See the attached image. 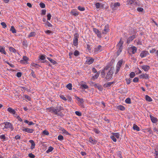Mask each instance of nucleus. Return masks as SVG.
<instances>
[{
  "label": "nucleus",
  "instance_id": "1",
  "mask_svg": "<svg viewBox=\"0 0 158 158\" xmlns=\"http://www.w3.org/2000/svg\"><path fill=\"white\" fill-rule=\"evenodd\" d=\"M127 5L131 8H135V6H139V1L137 0H127Z\"/></svg>",
  "mask_w": 158,
  "mask_h": 158
},
{
  "label": "nucleus",
  "instance_id": "2",
  "mask_svg": "<svg viewBox=\"0 0 158 158\" xmlns=\"http://www.w3.org/2000/svg\"><path fill=\"white\" fill-rule=\"evenodd\" d=\"M46 109L47 111L51 112L52 113L54 114L57 115H60L61 114L60 110L59 109H56L54 107H51L47 108Z\"/></svg>",
  "mask_w": 158,
  "mask_h": 158
},
{
  "label": "nucleus",
  "instance_id": "3",
  "mask_svg": "<svg viewBox=\"0 0 158 158\" xmlns=\"http://www.w3.org/2000/svg\"><path fill=\"white\" fill-rule=\"evenodd\" d=\"M123 43V42L122 40V38H121L120 39V41L116 46L117 48L118 49V51L117 52V56L119 55L120 53L122 51Z\"/></svg>",
  "mask_w": 158,
  "mask_h": 158
},
{
  "label": "nucleus",
  "instance_id": "4",
  "mask_svg": "<svg viewBox=\"0 0 158 158\" xmlns=\"http://www.w3.org/2000/svg\"><path fill=\"white\" fill-rule=\"evenodd\" d=\"M2 124L4 125V128H3V129H4V128L9 129L11 131H12L14 129L13 124L10 122H4L2 123Z\"/></svg>",
  "mask_w": 158,
  "mask_h": 158
},
{
  "label": "nucleus",
  "instance_id": "5",
  "mask_svg": "<svg viewBox=\"0 0 158 158\" xmlns=\"http://www.w3.org/2000/svg\"><path fill=\"white\" fill-rule=\"evenodd\" d=\"M124 63L125 62L122 60H121L118 61L116 67V69L115 73V74H117L118 73L120 69V67L122 64L123 63Z\"/></svg>",
  "mask_w": 158,
  "mask_h": 158
},
{
  "label": "nucleus",
  "instance_id": "6",
  "mask_svg": "<svg viewBox=\"0 0 158 158\" xmlns=\"http://www.w3.org/2000/svg\"><path fill=\"white\" fill-rule=\"evenodd\" d=\"M74 37L73 40V45L75 46H77L78 44V38H79V34L77 33H76L74 35Z\"/></svg>",
  "mask_w": 158,
  "mask_h": 158
},
{
  "label": "nucleus",
  "instance_id": "7",
  "mask_svg": "<svg viewBox=\"0 0 158 158\" xmlns=\"http://www.w3.org/2000/svg\"><path fill=\"white\" fill-rule=\"evenodd\" d=\"M106 73L107 74L106 77V79L107 80L111 78L113 73V71L112 68H110V70H109Z\"/></svg>",
  "mask_w": 158,
  "mask_h": 158
},
{
  "label": "nucleus",
  "instance_id": "8",
  "mask_svg": "<svg viewBox=\"0 0 158 158\" xmlns=\"http://www.w3.org/2000/svg\"><path fill=\"white\" fill-rule=\"evenodd\" d=\"M28 58L26 56H23L21 60L20 61L21 63L23 64H28Z\"/></svg>",
  "mask_w": 158,
  "mask_h": 158
},
{
  "label": "nucleus",
  "instance_id": "9",
  "mask_svg": "<svg viewBox=\"0 0 158 158\" xmlns=\"http://www.w3.org/2000/svg\"><path fill=\"white\" fill-rule=\"evenodd\" d=\"M22 130L23 131L27 132L29 133H32L34 130L32 129H30L28 128H25V127H23Z\"/></svg>",
  "mask_w": 158,
  "mask_h": 158
},
{
  "label": "nucleus",
  "instance_id": "10",
  "mask_svg": "<svg viewBox=\"0 0 158 158\" xmlns=\"http://www.w3.org/2000/svg\"><path fill=\"white\" fill-rule=\"evenodd\" d=\"M93 30L95 33L97 34V36L98 38H101V33L100 31L96 28H93Z\"/></svg>",
  "mask_w": 158,
  "mask_h": 158
},
{
  "label": "nucleus",
  "instance_id": "11",
  "mask_svg": "<svg viewBox=\"0 0 158 158\" xmlns=\"http://www.w3.org/2000/svg\"><path fill=\"white\" fill-rule=\"evenodd\" d=\"M148 55H149V53L148 51H144L141 52L140 54V56L141 58H143Z\"/></svg>",
  "mask_w": 158,
  "mask_h": 158
},
{
  "label": "nucleus",
  "instance_id": "12",
  "mask_svg": "<svg viewBox=\"0 0 158 158\" xmlns=\"http://www.w3.org/2000/svg\"><path fill=\"white\" fill-rule=\"evenodd\" d=\"M94 60V59L91 57H88L87 59V60L86 61V64H90L93 63Z\"/></svg>",
  "mask_w": 158,
  "mask_h": 158
},
{
  "label": "nucleus",
  "instance_id": "13",
  "mask_svg": "<svg viewBox=\"0 0 158 158\" xmlns=\"http://www.w3.org/2000/svg\"><path fill=\"white\" fill-rule=\"evenodd\" d=\"M70 14L74 16H76L78 15L79 12L77 10L74 9L71 11L70 12Z\"/></svg>",
  "mask_w": 158,
  "mask_h": 158
},
{
  "label": "nucleus",
  "instance_id": "14",
  "mask_svg": "<svg viewBox=\"0 0 158 158\" xmlns=\"http://www.w3.org/2000/svg\"><path fill=\"white\" fill-rule=\"evenodd\" d=\"M102 50V47L101 45H99L97 48L94 49V52L97 53L99 52H100Z\"/></svg>",
  "mask_w": 158,
  "mask_h": 158
},
{
  "label": "nucleus",
  "instance_id": "15",
  "mask_svg": "<svg viewBox=\"0 0 158 158\" xmlns=\"http://www.w3.org/2000/svg\"><path fill=\"white\" fill-rule=\"evenodd\" d=\"M7 111L10 112V114H12L13 115H16V111L15 110L12 109L11 107H9L7 108Z\"/></svg>",
  "mask_w": 158,
  "mask_h": 158
},
{
  "label": "nucleus",
  "instance_id": "16",
  "mask_svg": "<svg viewBox=\"0 0 158 158\" xmlns=\"http://www.w3.org/2000/svg\"><path fill=\"white\" fill-rule=\"evenodd\" d=\"M135 38V35H133L132 36H130L127 39V43L129 44V43L132 41Z\"/></svg>",
  "mask_w": 158,
  "mask_h": 158
},
{
  "label": "nucleus",
  "instance_id": "17",
  "mask_svg": "<svg viewBox=\"0 0 158 158\" xmlns=\"http://www.w3.org/2000/svg\"><path fill=\"white\" fill-rule=\"evenodd\" d=\"M142 69L145 71L147 72L149 69L150 67L149 66L145 65H143L141 66Z\"/></svg>",
  "mask_w": 158,
  "mask_h": 158
},
{
  "label": "nucleus",
  "instance_id": "18",
  "mask_svg": "<svg viewBox=\"0 0 158 158\" xmlns=\"http://www.w3.org/2000/svg\"><path fill=\"white\" fill-rule=\"evenodd\" d=\"M109 31L108 25H107L105 26L104 29L102 31V33L104 35L106 34Z\"/></svg>",
  "mask_w": 158,
  "mask_h": 158
},
{
  "label": "nucleus",
  "instance_id": "19",
  "mask_svg": "<svg viewBox=\"0 0 158 158\" xmlns=\"http://www.w3.org/2000/svg\"><path fill=\"white\" fill-rule=\"evenodd\" d=\"M75 97L77 99V100L79 101L80 105L82 106H83L84 101L82 98H81L76 96Z\"/></svg>",
  "mask_w": 158,
  "mask_h": 158
},
{
  "label": "nucleus",
  "instance_id": "20",
  "mask_svg": "<svg viewBox=\"0 0 158 158\" xmlns=\"http://www.w3.org/2000/svg\"><path fill=\"white\" fill-rule=\"evenodd\" d=\"M150 116L151 121L153 123H156L158 122V119L156 118L153 117L151 115H150Z\"/></svg>",
  "mask_w": 158,
  "mask_h": 158
},
{
  "label": "nucleus",
  "instance_id": "21",
  "mask_svg": "<svg viewBox=\"0 0 158 158\" xmlns=\"http://www.w3.org/2000/svg\"><path fill=\"white\" fill-rule=\"evenodd\" d=\"M29 142L31 144V149H33L34 148L35 145V143L34 140H30L29 141Z\"/></svg>",
  "mask_w": 158,
  "mask_h": 158
},
{
  "label": "nucleus",
  "instance_id": "22",
  "mask_svg": "<svg viewBox=\"0 0 158 158\" xmlns=\"http://www.w3.org/2000/svg\"><path fill=\"white\" fill-rule=\"evenodd\" d=\"M115 82L114 81L111 82H109L107 83H105L103 85V87L105 88H106L110 86L112 84L115 83Z\"/></svg>",
  "mask_w": 158,
  "mask_h": 158
},
{
  "label": "nucleus",
  "instance_id": "23",
  "mask_svg": "<svg viewBox=\"0 0 158 158\" xmlns=\"http://www.w3.org/2000/svg\"><path fill=\"white\" fill-rule=\"evenodd\" d=\"M95 87L97 88L100 91H102L103 90V88L101 85L98 84H96L94 85Z\"/></svg>",
  "mask_w": 158,
  "mask_h": 158
},
{
  "label": "nucleus",
  "instance_id": "24",
  "mask_svg": "<svg viewBox=\"0 0 158 158\" xmlns=\"http://www.w3.org/2000/svg\"><path fill=\"white\" fill-rule=\"evenodd\" d=\"M131 49L132 50V54H134L136 52L137 49L135 47L133 46L131 47Z\"/></svg>",
  "mask_w": 158,
  "mask_h": 158
},
{
  "label": "nucleus",
  "instance_id": "25",
  "mask_svg": "<svg viewBox=\"0 0 158 158\" xmlns=\"http://www.w3.org/2000/svg\"><path fill=\"white\" fill-rule=\"evenodd\" d=\"M141 78H145L146 79H148L149 78V76L148 74L146 73L142 74L140 76Z\"/></svg>",
  "mask_w": 158,
  "mask_h": 158
},
{
  "label": "nucleus",
  "instance_id": "26",
  "mask_svg": "<svg viewBox=\"0 0 158 158\" xmlns=\"http://www.w3.org/2000/svg\"><path fill=\"white\" fill-rule=\"evenodd\" d=\"M0 52L2 54H3L5 55L6 54V52L5 51L4 48L2 47V46H0Z\"/></svg>",
  "mask_w": 158,
  "mask_h": 158
},
{
  "label": "nucleus",
  "instance_id": "27",
  "mask_svg": "<svg viewBox=\"0 0 158 158\" xmlns=\"http://www.w3.org/2000/svg\"><path fill=\"white\" fill-rule=\"evenodd\" d=\"M133 128L134 130H136L137 131H140L139 128L135 124H134L133 127Z\"/></svg>",
  "mask_w": 158,
  "mask_h": 158
},
{
  "label": "nucleus",
  "instance_id": "28",
  "mask_svg": "<svg viewBox=\"0 0 158 158\" xmlns=\"http://www.w3.org/2000/svg\"><path fill=\"white\" fill-rule=\"evenodd\" d=\"M10 31L13 33H15L16 32V31L14 26H11Z\"/></svg>",
  "mask_w": 158,
  "mask_h": 158
},
{
  "label": "nucleus",
  "instance_id": "29",
  "mask_svg": "<svg viewBox=\"0 0 158 158\" xmlns=\"http://www.w3.org/2000/svg\"><path fill=\"white\" fill-rule=\"evenodd\" d=\"M145 99L146 101L148 102H151L152 100V98L148 95H146L145 96Z\"/></svg>",
  "mask_w": 158,
  "mask_h": 158
},
{
  "label": "nucleus",
  "instance_id": "30",
  "mask_svg": "<svg viewBox=\"0 0 158 158\" xmlns=\"http://www.w3.org/2000/svg\"><path fill=\"white\" fill-rule=\"evenodd\" d=\"M9 50L11 52L15 53L16 52L15 49L12 47H10L9 48Z\"/></svg>",
  "mask_w": 158,
  "mask_h": 158
},
{
  "label": "nucleus",
  "instance_id": "31",
  "mask_svg": "<svg viewBox=\"0 0 158 158\" xmlns=\"http://www.w3.org/2000/svg\"><path fill=\"white\" fill-rule=\"evenodd\" d=\"M47 58L53 64H56V61L53 60H52L49 57H47Z\"/></svg>",
  "mask_w": 158,
  "mask_h": 158
},
{
  "label": "nucleus",
  "instance_id": "32",
  "mask_svg": "<svg viewBox=\"0 0 158 158\" xmlns=\"http://www.w3.org/2000/svg\"><path fill=\"white\" fill-rule=\"evenodd\" d=\"M31 66L33 67H34L36 68L40 67V66L38 64H35L34 63H32L31 64Z\"/></svg>",
  "mask_w": 158,
  "mask_h": 158
},
{
  "label": "nucleus",
  "instance_id": "33",
  "mask_svg": "<svg viewBox=\"0 0 158 158\" xmlns=\"http://www.w3.org/2000/svg\"><path fill=\"white\" fill-rule=\"evenodd\" d=\"M39 60H44L46 59V56L44 55H42L39 56Z\"/></svg>",
  "mask_w": 158,
  "mask_h": 158
},
{
  "label": "nucleus",
  "instance_id": "34",
  "mask_svg": "<svg viewBox=\"0 0 158 158\" xmlns=\"http://www.w3.org/2000/svg\"><path fill=\"white\" fill-rule=\"evenodd\" d=\"M73 54L75 56H77L80 55V52L78 50H76L74 52Z\"/></svg>",
  "mask_w": 158,
  "mask_h": 158
},
{
  "label": "nucleus",
  "instance_id": "35",
  "mask_svg": "<svg viewBox=\"0 0 158 158\" xmlns=\"http://www.w3.org/2000/svg\"><path fill=\"white\" fill-rule=\"evenodd\" d=\"M99 73H97L94 76L92 77L94 80L95 79H97L99 77Z\"/></svg>",
  "mask_w": 158,
  "mask_h": 158
},
{
  "label": "nucleus",
  "instance_id": "36",
  "mask_svg": "<svg viewBox=\"0 0 158 158\" xmlns=\"http://www.w3.org/2000/svg\"><path fill=\"white\" fill-rule=\"evenodd\" d=\"M53 149V148L51 147L50 146L49 147L48 150H47L46 151V152L47 153H49L50 152H51Z\"/></svg>",
  "mask_w": 158,
  "mask_h": 158
},
{
  "label": "nucleus",
  "instance_id": "37",
  "mask_svg": "<svg viewBox=\"0 0 158 158\" xmlns=\"http://www.w3.org/2000/svg\"><path fill=\"white\" fill-rule=\"evenodd\" d=\"M35 33L34 32H31L29 35L28 37H30L32 36H35Z\"/></svg>",
  "mask_w": 158,
  "mask_h": 158
},
{
  "label": "nucleus",
  "instance_id": "38",
  "mask_svg": "<svg viewBox=\"0 0 158 158\" xmlns=\"http://www.w3.org/2000/svg\"><path fill=\"white\" fill-rule=\"evenodd\" d=\"M106 73V72L105 71V70H102V71L101 72V75L102 77H105Z\"/></svg>",
  "mask_w": 158,
  "mask_h": 158
},
{
  "label": "nucleus",
  "instance_id": "39",
  "mask_svg": "<svg viewBox=\"0 0 158 158\" xmlns=\"http://www.w3.org/2000/svg\"><path fill=\"white\" fill-rule=\"evenodd\" d=\"M126 103L127 104H131V100L130 98H127L125 101Z\"/></svg>",
  "mask_w": 158,
  "mask_h": 158
},
{
  "label": "nucleus",
  "instance_id": "40",
  "mask_svg": "<svg viewBox=\"0 0 158 158\" xmlns=\"http://www.w3.org/2000/svg\"><path fill=\"white\" fill-rule=\"evenodd\" d=\"M89 141L90 142L93 143H96V141L94 139H93L91 137L89 138Z\"/></svg>",
  "mask_w": 158,
  "mask_h": 158
},
{
  "label": "nucleus",
  "instance_id": "41",
  "mask_svg": "<svg viewBox=\"0 0 158 158\" xmlns=\"http://www.w3.org/2000/svg\"><path fill=\"white\" fill-rule=\"evenodd\" d=\"M118 109L121 110H124L125 109V107L123 106H119L118 107Z\"/></svg>",
  "mask_w": 158,
  "mask_h": 158
},
{
  "label": "nucleus",
  "instance_id": "42",
  "mask_svg": "<svg viewBox=\"0 0 158 158\" xmlns=\"http://www.w3.org/2000/svg\"><path fill=\"white\" fill-rule=\"evenodd\" d=\"M114 136L115 137H116L117 138H119V134L117 133H113V134Z\"/></svg>",
  "mask_w": 158,
  "mask_h": 158
},
{
  "label": "nucleus",
  "instance_id": "43",
  "mask_svg": "<svg viewBox=\"0 0 158 158\" xmlns=\"http://www.w3.org/2000/svg\"><path fill=\"white\" fill-rule=\"evenodd\" d=\"M135 76V74L134 72H131L130 74V78H133Z\"/></svg>",
  "mask_w": 158,
  "mask_h": 158
},
{
  "label": "nucleus",
  "instance_id": "44",
  "mask_svg": "<svg viewBox=\"0 0 158 158\" xmlns=\"http://www.w3.org/2000/svg\"><path fill=\"white\" fill-rule=\"evenodd\" d=\"M42 133L44 135H49V133L46 130H45Z\"/></svg>",
  "mask_w": 158,
  "mask_h": 158
},
{
  "label": "nucleus",
  "instance_id": "45",
  "mask_svg": "<svg viewBox=\"0 0 158 158\" xmlns=\"http://www.w3.org/2000/svg\"><path fill=\"white\" fill-rule=\"evenodd\" d=\"M31 75L34 78L36 77V76L35 73L34 71L33 70H32L31 73Z\"/></svg>",
  "mask_w": 158,
  "mask_h": 158
},
{
  "label": "nucleus",
  "instance_id": "46",
  "mask_svg": "<svg viewBox=\"0 0 158 158\" xmlns=\"http://www.w3.org/2000/svg\"><path fill=\"white\" fill-rule=\"evenodd\" d=\"M16 116L14 115V116H15L19 121L21 122L23 121L22 119L19 116H17V114H16Z\"/></svg>",
  "mask_w": 158,
  "mask_h": 158
},
{
  "label": "nucleus",
  "instance_id": "47",
  "mask_svg": "<svg viewBox=\"0 0 158 158\" xmlns=\"http://www.w3.org/2000/svg\"><path fill=\"white\" fill-rule=\"evenodd\" d=\"M78 9L79 10L81 11H83L85 10V8L84 7H81V6H78Z\"/></svg>",
  "mask_w": 158,
  "mask_h": 158
},
{
  "label": "nucleus",
  "instance_id": "48",
  "mask_svg": "<svg viewBox=\"0 0 158 158\" xmlns=\"http://www.w3.org/2000/svg\"><path fill=\"white\" fill-rule=\"evenodd\" d=\"M0 138L1 139L5 140L6 138V136L4 135H2L0 136Z\"/></svg>",
  "mask_w": 158,
  "mask_h": 158
},
{
  "label": "nucleus",
  "instance_id": "49",
  "mask_svg": "<svg viewBox=\"0 0 158 158\" xmlns=\"http://www.w3.org/2000/svg\"><path fill=\"white\" fill-rule=\"evenodd\" d=\"M120 6V3L119 2H116L114 3V8L119 6Z\"/></svg>",
  "mask_w": 158,
  "mask_h": 158
},
{
  "label": "nucleus",
  "instance_id": "50",
  "mask_svg": "<svg viewBox=\"0 0 158 158\" xmlns=\"http://www.w3.org/2000/svg\"><path fill=\"white\" fill-rule=\"evenodd\" d=\"M28 156L29 157L31 158H34L35 157V156L32 153H30L29 154Z\"/></svg>",
  "mask_w": 158,
  "mask_h": 158
},
{
  "label": "nucleus",
  "instance_id": "51",
  "mask_svg": "<svg viewBox=\"0 0 158 158\" xmlns=\"http://www.w3.org/2000/svg\"><path fill=\"white\" fill-rule=\"evenodd\" d=\"M45 25L48 27H52V25L48 21H47L46 23H45Z\"/></svg>",
  "mask_w": 158,
  "mask_h": 158
},
{
  "label": "nucleus",
  "instance_id": "52",
  "mask_svg": "<svg viewBox=\"0 0 158 158\" xmlns=\"http://www.w3.org/2000/svg\"><path fill=\"white\" fill-rule=\"evenodd\" d=\"M40 6L41 8H45V4L44 3H42V2H40Z\"/></svg>",
  "mask_w": 158,
  "mask_h": 158
},
{
  "label": "nucleus",
  "instance_id": "53",
  "mask_svg": "<svg viewBox=\"0 0 158 158\" xmlns=\"http://www.w3.org/2000/svg\"><path fill=\"white\" fill-rule=\"evenodd\" d=\"M126 80V81L127 84V85H129L130 83L131 79L129 78L128 79H127Z\"/></svg>",
  "mask_w": 158,
  "mask_h": 158
},
{
  "label": "nucleus",
  "instance_id": "54",
  "mask_svg": "<svg viewBox=\"0 0 158 158\" xmlns=\"http://www.w3.org/2000/svg\"><path fill=\"white\" fill-rule=\"evenodd\" d=\"M1 24L2 26L4 28H6V27L7 25H6V23L4 22H2L1 23Z\"/></svg>",
  "mask_w": 158,
  "mask_h": 158
},
{
  "label": "nucleus",
  "instance_id": "55",
  "mask_svg": "<svg viewBox=\"0 0 158 158\" xmlns=\"http://www.w3.org/2000/svg\"><path fill=\"white\" fill-rule=\"evenodd\" d=\"M58 139L59 140H62L63 139V137L62 135H59L58 137Z\"/></svg>",
  "mask_w": 158,
  "mask_h": 158
},
{
  "label": "nucleus",
  "instance_id": "56",
  "mask_svg": "<svg viewBox=\"0 0 158 158\" xmlns=\"http://www.w3.org/2000/svg\"><path fill=\"white\" fill-rule=\"evenodd\" d=\"M24 97L25 98L27 99V100H28V101H30L31 100V98L29 96L27 95H24Z\"/></svg>",
  "mask_w": 158,
  "mask_h": 158
},
{
  "label": "nucleus",
  "instance_id": "57",
  "mask_svg": "<svg viewBox=\"0 0 158 158\" xmlns=\"http://www.w3.org/2000/svg\"><path fill=\"white\" fill-rule=\"evenodd\" d=\"M81 87L85 89H87L88 88V86L86 85L82 84L81 85Z\"/></svg>",
  "mask_w": 158,
  "mask_h": 158
},
{
  "label": "nucleus",
  "instance_id": "58",
  "mask_svg": "<svg viewBox=\"0 0 158 158\" xmlns=\"http://www.w3.org/2000/svg\"><path fill=\"white\" fill-rule=\"evenodd\" d=\"M110 138L114 142H116V139L115 137H114V136L111 135L110 136Z\"/></svg>",
  "mask_w": 158,
  "mask_h": 158
},
{
  "label": "nucleus",
  "instance_id": "59",
  "mask_svg": "<svg viewBox=\"0 0 158 158\" xmlns=\"http://www.w3.org/2000/svg\"><path fill=\"white\" fill-rule=\"evenodd\" d=\"M100 4L99 3L97 2L95 4V6L97 8H99L100 7Z\"/></svg>",
  "mask_w": 158,
  "mask_h": 158
},
{
  "label": "nucleus",
  "instance_id": "60",
  "mask_svg": "<svg viewBox=\"0 0 158 158\" xmlns=\"http://www.w3.org/2000/svg\"><path fill=\"white\" fill-rule=\"evenodd\" d=\"M75 113L78 116H81L82 115L81 113L78 111H75Z\"/></svg>",
  "mask_w": 158,
  "mask_h": 158
},
{
  "label": "nucleus",
  "instance_id": "61",
  "mask_svg": "<svg viewBox=\"0 0 158 158\" xmlns=\"http://www.w3.org/2000/svg\"><path fill=\"white\" fill-rule=\"evenodd\" d=\"M109 69H110L109 66H107L103 70H105V71H106V72H108V70H110Z\"/></svg>",
  "mask_w": 158,
  "mask_h": 158
},
{
  "label": "nucleus",
  "instance_id": "62",
  "mask_svg": "<svg viewBox=\"0 0 158 158\" xmlns=\"http://www.w3.org/2000/svg\"><path fill=\"white\" fill-rule=\"evenodd\" d=\"M137 10L139 12H142L143 10V9L142 8L138 7L137 9Z\"/></svg>",
  "mask_w": 158,
  "mask_h": 158
},
{
  "label": "nucleus",
  "instance_id": "63",
  "mask_svg": "<svg viewBox=\"0 0 158 158\" xmlns=\"http://www.w3.org/2000/svg\"><path fill=\"white\" fill-rule=\"evenodd\" d=\"M51 15L50 14H48L47 15V19L48 20H50L51 17Z\"/></svg>",
  "mask_w": 158,
  "mask_h": 158
},
{
  "label": "nucleus",
  "instance_id": "64",
  "mask_svg": "<svg viewBox=\"0 0 158 158\" xmlns=\"http://www.w3.org/2000/svg\"><path fill=\"white\" fill-rule=\"evenodd\" d=\"M154 154L156 155L155 158H158V151L155 150Z\"/></svg>",
  "mask_w": 158,
  "mask_h": 158
}]
</instances>
